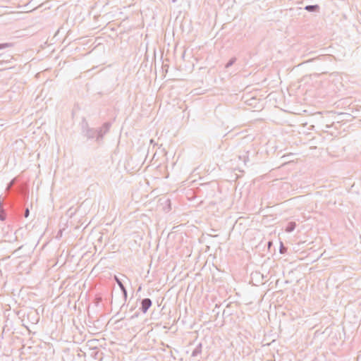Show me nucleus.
I'll return each mask as SVG.
<instances>
[{
	"mask_svg": "<svg viewBox=\"0 0 361 361\" xmlns=\"http://www.w3.org/2000/svg\"><path fill=\"white\" fill-rule=\"evenodd\" d=\"M111 123L109 122L104 123L102 126L98 130V135L97 136V141L100 142L103 139L104 135L107 133L110 129Z\"/></svg>",
	"mask_w": 361,
	"mask_h": 361,
	"instance_id": "nucleus-1",
	"label": "nucleus"
},
{
	"mask_svg": "<svg viewBox=\"0 0 361 361\" xmlns=\"http://www.w3.org/2000/svg\"><path fill=\"white\" fill-rule=\"evenodd\" d=\"M85 127L86 128L83 130V132L85 133V136L87 139H97V136L98 135V130L89 128L87 123L85 124ZM83 128H85V127H83Z\"/></svg>",
	"mask_w": 361,
	"mask_h": 361,
	"instance_id": "nucleus-2",
	"label": "nucleus"
},
{
	"mask_svg": "<svg viewBox=\"0 0 361 361\" xmlns=\"http://www.w3.org/2000/svg\"><path fill=\"white\" fill-rule=\"evenodd\" d=\"M152 305V302L149 298H144L140 301V310L145 314Z\"/></svg>",
	"mask_w": 361,
	"mask_h": 361,
	"instance_id": "nucleus-3",
	"label": "nucleus"
},
{
	"mask_svg": "<svg viewBox=\"0 0 361 361\" xmlns=\"http://www.w3.org/2000/svg\"><path fill=\"white\" fill-rule=\"evenodd\" d=\"M202 344L200 343L195 348L192 350L191 356L192 357H197V355H200L202 353Z\"/></svg>",
	"mask_w": 361,
	"mask_h": 361,
	"instance_id": "nucleus-4",
	"label": "nucleus"
},
{
	"mask_svg": "<svg viewBox=\"0 0 361 361\" xmlns=\"http://www.w3.org/2000/svg\"><path fill=\"white\" fill-rule=\"evenodd\" d=\"M295 227H296L295 222L290 221V222H288L287 224V225L286 226V228H285V231L287 233H291V232H293L295 229Z\"/></svg>",
	"mask_w": 361,
	"mask_h": 361,
	"instance_id": "nucleus-5",
	"label": "nucleus"
},
{
	"mask_svg": "<svg viewBox=\"0 0 361 361\" xmlns=\"http://www.w3.org/2000/svg\"><path fill=\"white\" fill-rule=\"evenodd\" d=\"M305 9L309 12H317L319 10V6L317 4L307 5L305 7Z\"/></svg>",
	"mask_w": 361,
	"mask_h": 361,
	"instance_id": "nucleus-6",
	"label": "nucleus"
},
{
	"mask_svg": "<svg viewBox=\"0 0 361 361\" xmlns=\"http://www.w3.org/2000/svg\"><path fill=\"white\" fill-rule=\"evenodd\" d=\"M237 59L235 57H232L229 59L227 63L225 65L226 68H228L232 66L236 61Z\"/></svg>",
	"mask_w": 361,
	"mask_h": 361,
	"instance_id": "nucleus-7",
	"label": "nucleus"
},
{
	"mask_svg": "<svg viewBox=\"0 0 361 361\" xmlns=\"http://www.w3.org/2000/svg\"><path fill=\"white\" fill-rule=\"evenodd\" d=\"M120 289H121V290L122 292V294L123 295L124 300H126L127 297H128V292H127L126 288L124 286L122 288H120Z\"/></svg>",
	"mask_w": 361,
	"mask_h": 361,
	"instance_id": "nucleus-8",
	"label": "nucleus"
},
{
	"mask_svg": "<svg viewBox=\"0 0 361 361\" xmlns=\"http://www.w3.org/2000/svg\"><path fill=\"white\" fill-rule=\"evenodd\" d=\"M114 279L116 281V283H117L118 286H119V288H122L123 286H124V285L122 283L121 280L118 276H114Z\"/></svg>",
	"mask_w": 361,
	"mask_h": 361,
	"instance_id": "nucleus-9",
	"label": "nucleus"
},
{
	"mask_svg": "<svg viewBox=\"0 0 361 361\" xmlns=\"http://www.w3.org/2000/svg\"><path fill=\"white\" fill-rule=\"evenodd\" d=\"M238 158H239L240 160H243V161L245 165H246L247 162L249 161L248 156H245V155L243 156V157L239 156Z\"/></svg>",
	"mask_w": 361,
	"mask_h": 361,
	"instance_id": "nucleus-10",
	"label": "nucleus"
},
{
	"mask_svg": "<svg viewBox=\"0 0 361 361\" xmlns=\"http://www.w3.org/2000/svg\"><path fill=\"white\" fill-rule=\"evenodd\" d=\"M11 46V44L10 43H0V49L10 47Z\"/></svg>",
	"mask_w": 361,
	"mask_h": 361,
	"instance_id": "nucleus-11",
	"label": "nucleus"
},
{
	"mask_svg": "<svg viewBox=\"0 0 361 361\" xmlns=\"http://www.w3.org/2000/svg\"><path fill=\"white\" fill-rule=\"evenodd\" d=\"M30 215V210L27 207L25 209V212H24V214L23 216L25 217V218H27Z\"/></svg>",
	"mask_w": 361,
	"mask_h": 361,
	"instance_id": "nucleus-12",
	"label": "nucleus"
},
{
	"mask_svg": "<svg viewBox=\"0 0 361 361\" xmlns=\"http://www.w3.org/2000/svg\"><path fill=\"white\" fill-rule=\"evenodd\" d=\"M138 316L137 313H135L133 316H132V318L137 317Z\"/></svg>",
	"mask_w": 361,
	"mask_h": 361,
	"instance_id": "nucleus-13",
	"label": "nucleus"
},
{
	"mask_svg": "<svg viewBox=\"0 0 361 361\" xmlns=\"http://www.w3.org/2000/svg\"><path fill=\"white\" fill-rule=\"evenodd\" d=\"M176 1H177V0H172V2H173V3H175V2H176Z\"/></svg>",
	"mask_w": 361,
	"mask_h": 361,
	"instance_id": "nucleus-14",
	"label": "nucleus"
}]
</instances>
